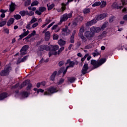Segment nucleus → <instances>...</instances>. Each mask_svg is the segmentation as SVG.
Masks as SVG:
<instances>
[{
	"mask_svg": "<svg viewBox=\"0 0 127 127\" xmlns=\"http://www.w3.org/2000/svg\"><path fill=\"white\" fill-rule=\"evenodd\" d=\"M59 90H58V88L55 87H51L50 88H48L47 89H46L45 92H44V95L45 96H50V95L54 93H57Z\"/></svg>",
	"mask_w": 127,
	"mask_h": 127,
	"instance_id": "1",
	"label": "nucleus"
},
{
	"mask_svg": "<svg viewBox=\"0 0 127 127\" xmlns=\"http://www.w3.org/2000/svg\"><path fill=\"white\" fill-rule=\"evenodd\" d=\"M106 61L107 60H106V59H101L99 60L98 62L95 60H91V64L94 66V68H98V67H100V66H101V65H102V64H104V63H105Z\"/></svg>",
	"mask_w": 127,
	"mask_h": 127,
	"instance_id": "2",
	"label": "nucleus"
},
{
	"mask_svg": "<svg viewBox=\"0 0 127 127\" xmlns=\"http://www.w3.org/2000/svg\"><path fill=\"white\" fill-rule=\"evenodd\" d=\"M11 70L10 66L7 65L5 66L3 70L1 71L0 72V76H6L9 74V72Z\"/></svg>",
	"mask_w": 127,
	"mask_h": 127,
	"instance_id": "3",
	"label": "nucleus"
},
{
	"mask_svg": "<svg viewBox=\"0 0 127 127\" xmlns=\"http://www.w3.org/2000/svg\"><path fill=\"white\" fill-rule=\"evenodd\" d=\"M72 16V13L68 14L65 13L60 18V23H62L63 21H66L68 18H71Z\"/></svg>",
	"mask_w": 127,
	"mask_h": 127,
	"instance_id": "4",
	"label": "nucleus"
},
{
	"mask_svg": "<svg viewBox=\"0 0 127 127\" xmlns=\"http://www.w3.org/2000/svg\"><path fill=\"white\" fill-rule=\"evenodd\" d=\"M84 36L88 40H91L95 36V34L92 33L91 31H87L84 32Z\"/></svg>",
	"mask_w": 127,
	"mask_h": 127,
	"instance_id": "5",
	"label": "nucleus"
},
{
	"mask_svg": "<svg viewBox=\"0 0 127 127\" xmlns=\"http://www.w3.org/2000/svg\"><path fill=\"white\" fill-rule=\"evenodd\" d=\"M28 85L26 89L28 91L29 90H31V88H32V84L30 83V80L27 79L22 83V87H24V86H26Z\"/></svg>",
	"mask_w": 127,
	"mask_h": 127,
	"instance_id": "6",
	"label": "nucleus"
},
{
	"mask_svg": "<svg viewBox=\"0 0 127 127\" xmlns=\"http://www.w3.org/2000/svg\"><path fill=\"white\" fill-rule=\"evenodd\" d=\"M64 50V47H61L58 52H54L52 53V52H50L49 54V57H51V55H59Z\"/></svg>",
	"mask_w": 127,
	"mask_h": 127,
	"instance_id": "7",
	"label": "nucleus"
},
{
	"mask_svg": "<svg viewBox=\"0 0 127 127\" xmlns=\"http://www.w3.org/2000/svg\"><path fill=\"white\" fill-rule=\"evenodd\" d=\"M90 31L94 33V34L95 33H99L101 31V28L100 27L93 26L90 28Z\"/></svg>",
	"mask_w": 127,
	"mask_h": 127,
	"instance_id": "8",
	"label": "nucleus"
},
{
	"mask_svg": "<svg viewBox=\"0 0 127 127\" xmlns=\"http://www.w3.org/2000/svg\"><path fill=\"white\" fill-rule=\"evenodd\" d=\"M67 63H69V66H66V69L64 71V74H66V72H67V70H68V68L69 67H74V65H75V63H74V62H71V60H68L67 61Z\"/></svg>",
	"mask_w": 127,
	"mask_h": 127,
	"instance_id": "9",
	"label": "nucleus"
},
{
	"mask_svg": "<svg viewBox=\"0 0 127 127\" xmlns=\"http://www.w3.org/2000/svg\"><path fill=\"white\" fill-rule=\"evenodd\" d=\"M89 69V66H88V64H85L82 67L81 72L83 75L87 74L88 73V69Z\"/></svg>",
	"mask_w": 127,
	"mask_h": 127,
	"instance_id": "10",
	"label": "nucleus"
},
{
	"mask_svg": "<svg viewBox=\"0 0 127 127\" xmlns=\"http://www.w3.org/2000/svg\"><path fill=\"white\" fill-rule=\"evenodd\" d=\"M63 35H69L70 34V30L68 29V27H65V28L62 29Z\"/></svg>",
	"mask_w": 127,
	"mask_h": 127,
	"instance_id": "11",
	"label": "nucleus"
},
{
	"mask_svg": "<svg viewBox=\"0 0 127 127\" xmlns=\"http://www.w3.org/2000/svg\"><path fill=\"white\" fill-rule=\"evenodd\" d=\"M107 13H103L101 14L96 17V20L98 21V20H102V19H104L105 17H107Z\"/></svg>",
	"mask_w": 127,
	"mask_h": 127,
	"instance_id": "12",
	"label": "nucleus"
},
{
	"mask_svg": "<svg viewBox=\"0 0 127 127\" xmlns=\"http://www.w3.org/2000/svg\"><path fill=\"white\" fill-rule=\"evenodd\" d=\"M23 31H24V33H22L20 36V39H22L23 37H25L27 35L29 34V31L27 30L25 32V29H23Z\"/></svg>",
	"mask_w": 127,
	"mask_h": 127,
	"instance_id": "13",
	"label": "nucleus"
},
{
	"mask_svg": "<svg viewBox=\"0 0 127 127\" xmlns=\"http://www.w3.org/2000/svg\"><path fill=\"white\" fill-rule=\"evenodd\" d=\"M97 20L96 19H93L89 22H87L86 24V26H91V25H93L95 23H96Z\"/></svg>",
	"mask_w": 127,
	"mask_h": 127,
	"instance_id": "14",
	"label": "nucleus"
},
{
	"mask_svg": "<svg viewBox=\"0 0 127 127\" xmlns=\"http://www.w3.org/2000/svg\"><path fill=\"white\" fill-rule=\"evenodd\" d=\"M59 49V46L58 45H55V46H51V51H50V52H56V50H58Z\"/></svg>",
	"mask_w": 127,
	"mask_h": 127,
	"instance_id": "15",
	"label": "nucleus"
},
{
	"mask_svg": "<svg viewBox=\"0 0 127 127\" xmlns=\"http://www.w3.org/2000/svg\"><path fill=\"white\" fill-rule=\"evenodd\" d=\"M36 34V31L35 30L33 31L31 34H30L27 37L23 39V40H28L29 38L32 37V36H34Z\"/></svg>",
	"mask_w": 127,
	"mask_h": 127,
	"instance_id": "16",
	"label": "nucleus"
},
{
	"mask_svg": "<svg viewBox=\"0 0 127 127\" xmlns=\"http://www.w3.org/2000/svg\"><path fill=\"white\" fill-rule=\"evenodd\" d=\"M66 42L65 41H64V40L60 39L58 41V44L60 46H64L65 44H66Z\"/></svg>",
	"mask_w": 127,
	"mask_h": 127,
	"instance_id": "17",
	"label": "nucleus"
},
{
	"mask_svg": "<svg viewBox=\"0 0 127 127\" xmlns=\"http://www.w3.org/2000/svg\"><path fill=\"white\" fill-rule=\"evenodd\" d=\"M7 97V93H3L0 94V101H2L4 99Z\"/></svg>",
	"mask_w": 127,
	"mask_h": 127,
	"instance_id": "18",
	"label": "nucleus"
},
{
	"mask_svg": "<svg viewBox=\"0 0 127 127\" xmlns=\"http://www.w3.org/2000/svg\"><path fill=\"white\" fill-rule=\"evenodd\" d=\"M45 39L46 41H48V40L50 39V32L49 31H47L45 33Z\"/></svg>",
	"mask_w": 127,
	"mask_h": 127,
	"instance_id": "19",
	"label": "nucleus"
},
{
	"mask_svg": "<svg viewBox=\"0 0 127 127\" xmlns=\"http://www.w3.org/2000/svg\"><path fill=\"white\" fill-rule=\"evenodd\" d=\"M13 22H14V18H11L8 21V22L7 23V25L8 26H10V25H11V24H12V23H13Z\"/></svg>",
	"mask_w": 127,
	"mask_h": 127,
	"instance_id": "20",
	"label": "nucleus"
},
{
	"mask_svg": "<svg viewBox=\"0 0 127 127\" xmlns=\"http://www.w3.org/2000/svg\"><path fill=\"white\" fill-rule=\"evenodd\" d=\"M56 75H57V71H55L51 76V80H52V81H54V80H55Z\"/></svg>",
	"mask_w": 127,
	"mask_h": 127,
	"instance_id": "21",
	"label": "nucleus"
},
{
	"mask_svg": "<svg viewBox=\"0 0 127 127\" xmlns=\"http://www.w3.org/2000/svg\"><path fill=\"white\" fill-rule=\"evenodd\" d=\"M112 7L113 8H116V9H121V8H122L123 6H118L117 3H114L112 4Z\"/></svg>",
	"mask_w": 127,
	"mask_h": 127,
	"instance_id": "22",
	"label": "nucleus"
},
{
	"mask_svg": "<svg viewBox=\"0 0 127 127\" xmlns=\"http://www.w3.org/2000/svg\"><path fill=\"white\" fill-rule=\"evenodd\" d=\"M83 33H84V26H81L80 27V29L79 30V32L78 33V36H82V35H84L83 34Z\"/></svg>",
	"mask_w": 127,
	"mask_h": 127,
	"instance_id": "23",
	"label": "nucleus"
},
{
	"mask_svg": "<svg viewBox=\"0 0 127 127\" xmlns=\"http://www.w3.org/2000/svg\"><path fill=\"white\" fill-rule=\"evenodd\" d=\"M34 91L36 92L37 94H39V93H43L44 92V90L38 88H34Z\"/></svg>",
	"mask_w": 127,
	"mask_h": 127,
	"instance_id": "24",
	"label": "nucleus"
},
{
	"mask_svg": "<svg viewBox=\"0 0 127 127\" xmlns=\"http://www.w3.org/2000/svg\"><path fill=\"white\" fill-rule=\"evenodd\" d=\"M79 37L81 38L82 43H87V41L88 40V39L84 37V35L80 36H79Z\"/></svg>",
	"mask_w": 127,
	"mask_h": 127,
	"instance_id": "25",
	"label": "nucleus"
},
{
	"mask_svg": "<svg viewBox=\"0 0 127 127\" xmlns=\"http://www.w3.org/2000/svg\"><path fill=\"white\" fill-rule=\"evenodd\" d=\"M107 25H109V22H105L101 27V28H100L101 30H104V29L107 27Z\"/></svg>",
	"mask_w": 127,
	"mask_h": 127,
	"instance_id": "26",
	"label": "nucleus"
},
{
	"mask_svg": "<svg viewBox=\"0 0 127 127\" xmlns=\"http://www.w3.org/2000/svg\"><path fill=\"white\" fill-rule=\"evenodd\" d=\"M75 21H77V22H81V21H83V17L81 16H78L75 18Z\"/></svg>",
	"mask_w": 127,
	"mask_h": 127,
	"instance_id": "27",
	"label": "nucleus"
},
{
	"mask_svg": "<svg viewBox=\"0 0 127 127\" xmlns=\"http://www.w3.org/2000/svg\"><path fill=\"white\" fill-rule=\"evenodd\" d=\"M27 13H28V11L22 10L19 12V14H20V15H21V16H24V15H27Z\"/></svg>",
	"mask_w": 127,
	"mask_h": 127,
	"instance_id": "28",
	"label": "nucleus"
},
{
	"mask_svg": "<svg viewBox=\"0 0 127 127\" xmlns=\"http://www.w3.org/2000/svg\"><path fill=\"white\" fill-rule=\"evenodd\" d=\"M94 47V46L92 44H90L85 46V49H92Z\"/></svg>",
	"mask_w": 127,
	"mask_h": 127,
	"instance_id": "29",
	"label": "nucleus"
},
{
	"mask_svg": "<svg viewBox=\"0 0 127 127\" xmlns=\"http://www.w3.org/2000/svg\"><path fill=\"white\" fill-rule=\"evenodd\" d=\"M49 61V59H46V60H44V59H42L40 62L39 63L41 64V63H47Z\"/></svg>",
	"mask_w": 127,
	"mask_h": 127,
	"instance_id": "30",
	"label": "nucleus"
},
{
	"mask_svg": "<svg viewBox=\"0 0 127 127\" xmlns=\"http://www.w3.org/2000/svg\"><path fill=\"white\" fill-rule=\"evenodd\" d=\"M99 5H101V2L97 1V2H95L94 3H93L92 5V6H93V7H95L96 6H99Z\"/></svg>",
	"mask_w": 127,
	"mask_h": 127,
	"instance_id": "31",
	"label": "nucleus"
},
{
	"mask_svg": "<svg viewBox=\"0 0 127 127\" xmlns=\"http://www.w3.org/2000/svg\"><path fill=\"white\" fill-rule=\"evenodd\" d=\"M47 6L48 10H51V9H52V8H53L54 6H55V5L53 3L51 4L50 5H48V4H47Z\"/></svg>",
	"mask_w": 127,
	"mask_h": 127,
	"instance_id": "32",
	"label": "nucleus"
},
{
	"mask_svg": "<svg viewBox=\"0 0 127 127\" xmlns=\"http://www.w3.org/2000/svg\"><path fill=\"white\" fill-rule=\"evenodd\" d=\"M75 80H76V78L75 77L68 78V81L70 83H73V82H75Z\"/></svg>",
	"mask_w": 127,
	"mask_h": 127,
	"instance_id": "33",
	"label": "nucleus"
},
{
	"mask_svg": "<svg viewBox=\"0 0 127 127\" xmlns=\"http://www.w3.org/2000/svg\"><path fill=\"white\" fill-rule=\"evenodd\" d=\"M15 9V8L14 7V3H11L10 5V11H13Z\"/></svg>",
	"mask_w": 127,
	"mask_h": 127,
	"instance_id": "34",
	"label": "nucleus"
},
{
	"mask_svg": "<svg viewBox=\"0 0 127 127\" xmlns=\"http://www.w3.org/2000/svg\"><path fill=\"white\" fill-rule=\"evenodd\" d=\"M31 3V0H27L24 3L25 6H28L29 4Z\"/></svg>",
	"mask_w": 127,
	"mask_h": 127,
	"instance_id": "35",
	"label": "nucleus"
},
{
	"mask_svg": "<svg viewBox=\"0 0 127 127\" xmlns=\"http://www.w3.org/2000/svg\"><path fill=\"white\" fill-rule=\"evenodd\" d=\"M65 67H62L60 69V70H59L58 74H60L61 73H63L64 75H65V74H64V71H65L64 69Z\"/></svg>",
	"mask_w": 127,
	"mask_h": 127,
	"instance_id": "36",
	"label": "nucleus"
},
{
	"mask_svg": "<svg viewBox=\"0 0 127 127\" xmlns=\"http://www.w3.org/2000/svg\"><path fill=\"white\" fill-rule=\"evenodd\" d=\"M29 95V94L26 92L24 91L22 93V96L23 98H27Z\"/></svg>",
	"mask_w": 127,
	"mask_h": 127,
	"instance_id": "37",
	"label": "nucleus"
},
{
	"mask_svg": "<svg viewBox=\"0 0 127 127\" xmlns=\"http://www.w3.org/2000/svg\"><path fill=\"white\" fill-rule=\"evenodd\" d=\"M39 10L41 12H43V11H45V10H46V8L45 7H40L39 8Z\"/></svg>",
	"mask_w": 127,
	"mask_h": 127,
	"instance_id": "38",
	"label": "nucleus"
},
{
	"mask_svg": "<svg viewBox=\"0 0 127 127\" xmlns=\"http://www.w3.org/2000/svg\"><path fill=\"white\" fill-rule=\"evenodd\" d=\"M14 17L18 20V19H20L21 18V16L19 14H16L14 15Z\"/></svg>",
	"mask_w": 127,
	"mask_h": 127,
	"instance_id": "39",
	"label": "nucleus"
},
{
	"mask_svg": "<svg viewBox=\"0 0 127 127\" xmlns=\"http://www.w3.org/2000/svg\"><path fill=\"white\" fill-rule=\"evenodd\" d=\"M38 3H39V2H38V1H34L31 3V6H36L38 4Z\"/></svg>",
	"mask_w": 127,
	"mask_h": 127,
	"instance_id": "40",
	"label": "nucleus"
},
{
	"mask_svg": "<svg viewBox=\"0 0 127 127\" xmlns=\"http://www.w3.org/2000/svg\"><path fill=\"white\" fill-rule=\"evenodd\" d=\"M88 56H89V54H85V56H84V57L81 58L82 62H84V61H85V60H86V59L87 58V57H88Z\"/></svg>",
	"mask_w": 127,
	"mask_h": 127,
	"instance_id": "41",
	"label": "nucleus"
},
{
	"mask_svg": "<svg viewBox=\"0 0 127 127\" xmlns=\"http://www.w3.org/2000/svg\"><path fill=\"white\" fill-rule=\"evenodd\" d=\"M106 5H107V2L105 1H102L101 7H105Z\"/></svg>",
	"mask_w": 127,
	"mask_h": 127,
	"instance_id": "42",
	"label": "nucleus"
},
{
	"mask_svg": "<svg viewBox=\"0 0 127 127\" xmlns=\"http://www.w3.org/2000/svg\"><path fill=\"white\" fill-rule=\"evenodd\" d=\"M20 52L21 56H22L23 55H25V54H26V53H27L26 51H23V50H21Z\"/></svg>",
	"mask_w": 127,
	"mask_h": 127,
	"instance_id": "43",
	"label": "nucleus"
},
{
	"mask_svg": "<svg viewBox=\"0 0 127 127\" xmlns=\"http://www.w3.org/2000/svg\"><path fill=\"white\" fill-rule=\"evenodd\" d=\"M6 24V22L5 21H3L0 22V27H2V26H4Z\"/></svg>",
	"mask_w": 127,
	"mask_h": 127,
	"instance_id": "44",
	"label": "nucleus"
},
{
	"mask_svg": "<svg viewBox=\"0 0 127 127\" xmlns=\"http://www.w3.org/2000/svg\"><path fill=\"white\" fill-rule=\"evenodd\" d=\"M28 49V46L27 45L24 46L21 49V50H23L24 51H26Z\"/></svg>",
	"mask_w": 127,
	"mask_h": 127,
	"instance_id": "45",
	"label": "nucleus"
},
{
	"mask_svg": "<svg viewBox=\"0 0 127 127\" xmlns=\"http://www.w3.org/2000/svg\"><path fill=\"white\" fill-rule=\"evenodd\" d=\"M66 4H65L64 3H62V11H64V10H65V6H66Z\"/></svg>",
	"mask_w": 127,
	"mask_h": 127,
	"instance_id": "46",
	"label": "nucleus"
},
{
	"mask_svg": "<svg viewBox=\"0 0 127 127\" xmlns=\"http://www.w3.org/2000/svg\"><path fill=\"white\" fill-rule=\"evenodd\" d=\"M115 20V17L114 16H112L109 18V22L112 23L113 21Z\"/></svg>",
	"mask_w": 127,
	"mask_h": 127,
	"instance_id": "47",
	"label": "nucleus"
},
{
	"mask_svg": "<svg viewBox=\"0 0 127 127\" xmlns=\"http://www.w3.org/2000/svg\"><path fill=\"white\" fill-rule=\"evenodd\" d=\"M36 21H37V19L35 18H33L30 23H31L32 24V23H34V22H35Z\"/></svg>",
	"mask_w": 127,
	"mask_h": 127,
	"instance_id": "48",
	"label": "nucleus"
},
{
	"mask_svg": "<svg viewBox=\"0 0 127 127\" xmlns=\"http://www.w3.org/2000/svg\"><path fill=\"white\" fill-rule=\"evenodd\" d=\"M92 55L94 57H96V56H99V55H100V52L93 53Z\"/></svg>",
	"mask_w": 127,
	"mask_h": 127,
	"instance_id": "49",
	"label": "nucleus"
},
{
	"mask_svg": "<svg viewBox=\"0 0 127 127\" xmlns=\"http://www.w3.org/2000/svg\"><path fill=\"white\" fill-rule=\"evenodd\" d=\"M83 12L85 14L89 13V12H90V9L89 8L84 9V10H83Z\"/></svg>",
	"mask_w": 127,
	"mask_h": 127,
	"instance_id": "50",
	"label": "nucleus"
},
{
	"mask_svg": "<svg viewBox=\"0 0 127 127\" xmlns=\"http://www.w3.org/2000/svg\"><path fill=\"white\" fill-rule=\"evenodd\" d=\"M28 9L29 10H32L33 11H34L35 10H36V7H31V6H29L28 7Z\"/></svg>",
	"mask_w": 127,
	"mask_h": 127,
	"instance_id": "51",
	"label": "nucleus"
},
{
	"mask_svg": "<svg viewBox=\"0 0 127 127\" xmlns=\"http://www.w3.org/2000/svg\"><path fill=\"white\" fill-rule=\"evenodd\" d=\"M33 14H34V12H33L32 11L30 12H28V13H27V15H30V16H32V15H33Z\"/></svg>",
	"mask_w": 127,
	"mask_h": 127,
	"instance_id": "52",
	"label": "nucleus"
},
{
	"mask_svg": "<svg viewBox=\"0 0 127 127\" xmlns=\"http://www.w3.org/2000/svg\"><path fill=\"white\" fill-rule=\"evenodd\" d=\"M70 43H74V37L71 36L70 39Z\"/></svg>",
	"mask_w": 127,
	"mask_h": 127,
	"instance_id": "53",
	"label": "nucleus"
},
{
	"mask_svg": "<svg viewBox=\"0 0 127 127\" xmlns=\"http://www.w3.org/2000/svg\"><path fill=\"white\" fill-rule=\"evenodd\" d=\"M50 22H51V20H50V19H48V18H47L46 19V22L45 23L48 25V24H49V23H50Z\"/></svg>",
	"mask_w": 127,
	"mask_h": 127,
	"instance_id": "54",
	"label": "nucleus"
},
{
	"mask_svg": "<svg viewBox=\"0 0 127 127\" xmlns=\"http://www.w3.org/2000/svg\"><path fill=\"white\" fill-rule=\"evenodd\" d=\"M36 26H38V23L36 22L32 25V27L33 28H35V27H36Z\"/></svg>",
	"mask_w": 127,
	"mask_h": 127,
	"instance_id": "55",
	"label": "nucleus"
},
{
	"mask_svg": "<svg viewBox=\"0 0 127 127\" xmlns=\"http://www.w3.org/2000/svg\"><path fill=\"white\" fill-rule=\"evenodd\" d=\"M64 82V79L63 78H61L60 81L58 82V84L59 85H60L61 84H62V83H63Z\"/></svg>",
	"mask_w": 127,
	"mask_h": 127,
	"instance_id": "56",
	"label": "nucleus"
},
{
	"mask_svg": "<svg viewBox=\"0 0 127 127\" xmlns=\"http://www.w3.org/2000/svg\"><path fill=\"white\" fill-rule=\"evenodd\" d=\"M59 38V36L58 35H54L53 36V39L56 40Z\"/></svg>",
	"mask_w": 127,
	"mask_h": 127,
	"instance_id": "57",
	"label": "nucleus"
},
{
	"mask_svg": "<svg viewBox=\"0 0 127 127\" xmlns=\"http://www.w3.org/2000/svg\"><path fill=\"white\" fill-rule=\"evenodd\" d=\"M31 23H30V22L29 23V24L26 26V28H27V29H31Z\"/></svg>",
	"mask_w": 127,
	"mask_h": 127,
	"instance_id": "58",
	"label": "nucleus"
},
{
	"mask_svg": "<svg viewBox=\"0 0 127 127\" xmlns=\"http://www.w3.org/2000/svg\"><path fill=\"white\" fill-rule=\"evenodd\" d=\"M63 64H64V61H60L59 63V66H60V67H61V66H62Z\"/></svg>",
	"mask_w": 127,
	"mask_h": 127,
	"instance_id": "59",
	"label": "nucleus"
},
{
	"mask_svg": "<svg viewBox=\"0 0 127 127\" xmlns=\"http://www.w3.org/2000/svg\"><path fill=\"white\" fill-rule=\"evenodd\" d=\"M54 23H55V22H53L52 23L50 24L48 27H47V29H48V28H50L51 27V26H52V25H53V24H54Z\"/></svg>",
	"mask_w": 127,
	"mask_h": 127,
	"instance_id": "60",
	"label": "nucleus"
},
{
	"mask_svg": "<svg viewBox=\"0 0 127 127\" xmlns=\"http://www.w3.org/2000/svg\"><path fill=\"white\" fill-rule=\"evenodd\" d=\"M26 59H27V56L24 57L21 59V62H24V61H26Z\"/></svg>",
	"mask_w": 127,
	"mask_h": 127,
	"instance_id": "61",
	"label": "nucleus"
},
{
	"mask_svg": "<svg viewBox=\"0 0 127 127\" xmlns=\"http://www.w3.org/2000/svg\"><path fill=\"white\" fill-rule=\"evenodd\" d=\"M42 83H41V82L40 83V82H39V83H38L37 84V85H36V87H37V88H40V87H41V84H42Z\"/></svg>",
	"mask_w": 127,
	"mask_h": 127,
	"instance_id": "62",
	"label": "nucleus"
},
{
	"mask_svg": "<svg viewBox=\"0 0 127 127\" xmlns=\"http://www.w3.org/2000/svg\"><path fill=\"white\" fill-rule=\"evenodd\" d=\"M41 12H40L39 10H37L36 11L35 13H36V14H38V15H41Z\"/></svg>",
	"mask_w": 127,
	"mask_h": 127,
	"instance_id": "63",
	"label": "nucleus"
},
{
	"mask_svg": "<svg viewBox=\"0 0 127 127\" xmlns=\"http://www.w3.org/2000/svg\"><path fill=\"white\" fill-rule=\"evenodd\" d=\"M57 25H54L52 27V30H54V29H56V28H57Z\"/></svg>",
	"mask_w": 127,
	"mask_h": 127,
	"instance_id": "64",
	"label": "nucleus"
}]
</instances>
